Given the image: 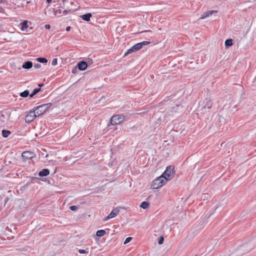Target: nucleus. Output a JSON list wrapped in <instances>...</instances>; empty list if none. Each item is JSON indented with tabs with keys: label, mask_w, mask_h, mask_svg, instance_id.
Instances as JSON below:
<instances>
[{
	"label": "nucleus",
	"mask_w": 256,
	"mask_h": 256,
	"mask_svg": "<svg viewBox=\"0 0 256 256\" xmlns=\"http://www.w3.org/2000/svg\"><path fill=\"white\" fill-rule=\"evenodd\" d=\"M167 181L165 178L162 176L155 178L152 182L150 188L152 189H158L167 183Z\"/></svg>",
	"instance_id": "obj_1"
},
{
	"label": "nucleus",
	"mask_w": 256,
	"mask_h": 256,
	"mask_svg": "<svg viewBox=\"0 0 256 256\" xmlns=\"http://www.w3.org/2000/svg\"><path fill=\"white\" fill-rule=\"evenodd\" d=\"M133 48H134V50H135V52L138 51L142 48V44L140 43H138V44H134L133 46Z\"/></svg>",
	"instance_id": "obj_17"
},
{
	"label": "nucleus",
	"mask_w": 256,
	"mask_h": 256,
	"mask_svg": "<svg viewBox=\"0 0 256 256\" xmlns=\"http://www.w3.org/2000/svg\"><path fill=\"white\" fill-rule=\"evenodd\" d=\"M70 209L72 211H76L78 210V207L76 206H72L70 207Z\"/></svg>",
	"instance_id": "obj_26"
},
{
	"label": "nucleus",
	"mask_w": 256,
	"mask_h": 256,
	"mask_svg": "<svg viewBox=\"0 0 256 256\" xmlns=\"http://www.w3.org/2000/svg\"><path fill=\"white\" fill-rule=\"evenodd\" d=\"M150 206V204L147 202H143L140 204V207L146 209Z\"/></svg>",
	"instance_id": "obj_15"
},
{
	"label": "nucleus",
	"mask_w": 256,
	"mask_h": 256,
	"mask_svg": "<svg viewBox=\"0 0 256 256\" xmlns=\"http://www.w3.org/2000/svg\"><path fill=\"white\" fill-rule=\"evenodd\" d=\"M126 116L122 114H117L112 116L110 118V123L112 125H117L122 122L125 120Z\"/></svg>",
	"instance_id": "obj_4"
},
{
	"label": "nucleus",
	"mask_w": 256,
	"mask_h": 256,
	"mask_svg": "<svg viewBox=\"0 0 256 256\" xmlns=\"http://www.w3.org/2000/svg\"><path fill=\"white\" fill-rule=\"evenodd\" d=\"M36 60L42 63H46L48 62V60L44 58H37Z\"/></svg>",
	"instance_id": "obj_22"
},
{
	"label": "nucleus",
	"mask_w": 256,
	"mask_h": 256,
	"mask_svg": "<svg viewBox=\"0 0 256 256\" xmlns=\"http://www.w3.org/2000/svg\"><path fill=\"white\" fill-rule=\"evenodd\" d=\"M216 12V10H210L204 12L200 17V19H204L206 18L207 17H208L209 16L212 15L213 14Z\"/></svg>",
	"instance_id": "obj_9"
},
{
	"label": "nucleus",
	"mask_w": 256,
	"mask_h": 256,
	"mask_svg": "<svg viewBox=\"0 0 256 256\" xmlns=\"http://www.w3.org/2000/svg\"><path fill=\"white\" fill-rule=\"evenodd\" d=\"M70 12V10H64L62 12V14L64 15L67 14Z\"/></svg>",
	"instance_id": "obj_31"
},
{
	"label": "nucleus",
	"mask_w": 256,
	"mask_h": 256,
	"mask_svg": "<svg viewBox=\"0 0 256 256\" xmlns=\"http://www.w3.org/2000/svg\"><path fill=\"white\" fill-rule=\"evenodd\" d=\"M36 116H38L34 110L30 111L26 116L25 122L27 123H30L33 121Z\"/></svg>",
	"instance_id": "obj_5"
},
{
	"label": "nucleus",
	"mask_w": 256,
	"mask_h": 256,
	"mask_svg": "<svg viewBox=\"0 0 256 256\" xmlns=\"http://www.w3.org/2000/svg\"><path fill=\"white\" fill-rule=\"evenodd\" d=\"M22 156L24 160H30L34 156V154L31 152L26 151L22 153Z\"/></svg>",
	"instance_id": "obj_6"
},
{
	"label": "nucleus",
	"mask_w": 256,
	"mask_h": 256,
	"mask_svg": "<svg viewBox=\"0 0 256 256\" xmlns=\"http://www.w3.org/2000/svg\"><path fill=\"white\" fill-rule=\"evenodd\" d=\"M32 66V62L28 61L26 62H24L22 66V67L23 68L25 69H30V68Z\"/></svg>",
	"instance_id": "obj_10"
},
{
	"label": "nucleus",
	"mask_w": 256,
	"mask_h": 256,
	"mask_svg": "<svg viewBox=\"0 0 256 256\" xmlns=\"http://www.w3.org/2000/svg\"><path fill=\"white\" fill-rule=\"evenodd\" d=\"M135 52V50H134V48H133V46H132V48H130V49H129V50L126 52L125 54H124V55H125V56H126V55H127V54H130V53H132V52Z\"/></svg>",
	"instance_id": "obj_24"
},
{
	"label": "nucleus",
	"mask_w": 256,
	"mask_h": 256,
	"mask_svg": "<svg viewBox=\"0 0 256 256\" xmlns=\"http://www.w3.org/2000/svg\"><path fill=\"white\" fill-rule=\"evenodd\" d=\"M70 28H71V27L70 26H68L66 28V30L69 31V30H70Z\"/></svg>",
	"instance_id": "obj_34"
},
{
	"label": "nucleus",
	"mask_w": 256,
	"mask_h": 256,
	"mask_svg": "<svg viewBox=\"0 0 256 256\" xmlns=\"http://www.w3.org/2000/svg\"><path fill=\"white\" fill-rule=\"evenodd\" d=\"M140 43L142 44V47L143 46H146V45L150 44V42H147V41H144V42H140Z\"/></svg>",
	"instance_id": "obj_28"
},
{
	"label": "nucleus",
	"mask_w": 256,
	"mask_h": 256,
	"mask_svg": "<svg viewBox=\"0 0 256 256\" xmlns=\"http://www.w3.org/2000/svg\"><path fill=\"white\" fill-rule=\"evenodd\" d=\"M111 218L110 217L109 215H108L104 219V221H106L108 220Z\"/></svg>",
	"instance_id": "obj_32"
},
{
	"label": "nucleus",
	"mask_w": 256,
	"mask_h": 256,
	"mask_svg": "<svg viewBox=\"0 0 256 256\" xmlns=\"http://www.w3.org/2000/svg\"><path fill=\"white\" fill-rule=\"evenodd\" d=\"M10 130H2V136L4 138H7L10 134Z\"/></svg>",
	"instance_id": "obj_18"
},
{
	"label": "nucleus",
	"mask_w": 256,
	"mask_h": 256,
	"mask_svg": "<svg viewBox=\"0 0 256 256\" xmlns=\"http://www.w3.org/2000/svg\"><path fill=\"white\" fill-rule=\"evenodd\" d=\"M132 240V238L131 237H128L127 238L124 242V244H127L128 243L130 242V240Z\"/></svg>",
	"instance_id": "obj_27"
},
{
	"label": "nucleus",
	"mask_w": 256,
	"mask_h": 256,
	"mask_svg": "<svg viewBox=\"0 0 256 256\" xmlns=\"http://www.w3.org/2000/svg\"><path fill=\"white\" fill-rule=\"evenodd\" d=\"M29 95V91L26 90L20 94V96L23 98H26Z\"/></svg>",
	"instance_id": "obj_21"
},
{
	"label": "nucleus",
	"mask_w": 256,
	"mask_h": 256,
	"mask_svg": "<svg viewBox=\"0 0 256 256\" xmlns=\"http://www.w3.org/2000/svg\"><path fill=\"white\" fill-rule=\"evenodd\" d=\"M52 2V0H46V2H47L48 3H50V2Z\"/></svg>",
	"instance_id": "obj_36"
},
{
	"label": "nucleus",
	"mask_w": 256,
	"mask_h": 256,
	"mask_svg": "<svg viewBox=\"0 0 256 256\" xmlns=\"http://www.w3.org/2000/svg\"><path fill=\"white\" fill-rule=\"evenodd\" d=\"M74 4V2H71V4Z\"/></svg>",
	"instance_id": "obj_40"
},
{
	"label": "nucleus",
	"mask_w": 256,
	"mask_h": 256,
	"mask_svg": "<svg viewBox=\"0 0 256 256\" xmlns=\"http://www.w3.org/2000/svg\"><path fill=\"white\" fill-rule=\"evenodd\" d=\"M120 212V208L117 207L114 208L111 212L108 214L110 217L111 218H114L116 216H118V214H119Z\"/></svg>",
	"instance_id": "obj_7"
},
{
	"label": "nucleus",
	"mask_w": 256,
	"mask_h": 256,
	"mask_svg": "<svg viewBox=\"0 0 256 256\" xmlns=\"http://www.w3.org/2000/svg\"><path fill=\"white\" fill-rule=\"evenodd\" d=\"M89 248H86V250H78V252L79 253L81 254H88L89 252V250H88Z\"/></svg>",
	"instance_id": "obj_23"
},
{
	"label": "nucleus",
	"mask_w": 256,
	"mask_h": 256,
	"mask_svg": "<svg viewBox=\"0 0 256 256\" xmlns=\"http://www.w3.org/2000/svg\"><path fill=\"white\" fill-rule=\"evenodd\" d=\"M174 168L172 166H168L166 167V170L161 176H164V178H165L166 181L168 182L174 177Z\"/></svg>",
	"instance_id": "obj_3"
},
{
	"label": "nucleus",
	"mask_w": 256,
	"mask_h": 256,
	"mask_svg": "<svg viewBox=\"0 0 256 256\" xmlns=\"http://www.w3.org/2000/svg\"><path fill=\"white\" fill-rule=\"evenodd\" d=\"M50 171L48 169H43L42 170L39 172L38 175L40 176H44L48 175Z\"/></svg>",
	"instance_id": "obj_12"
},
{
	"label": "nucleus",
	"mask_w": 256,
	"mask_h": 256,
	"mask_svg": "<svg viewBox=\"0 0 256 256\" xmlns=\"http://www.w3.org/2000/svg\"><path fill=\"white\" fill-rule=\"evenodd\" d=\"M106 231L103 230H98L96 232V234L98 236H102L106 234Z\"/></svg>",
	"instance_id": "obj_16"
},
{
	"label": "nucleus",
	"mask_w": 256,
	"mask_h": 256,
	"mask_svg": "<svg viewBox=\"0 0 256 256\" xmlns=\"http://www.w3.org/2000/svg\"><path fill=\"white\" fill-rule=\"evenodd\" d=\"M30 2V1L27 2V3H28V4H29Z\"/></svg>",
	"instance_id": "obj_39"
},
{
	"label": "nucleus",
	"mask_w": 256,
	"mask_h": 256,
	"mask_svg": "<svg viewBox=\"0 0 256 256\" xmlns=\"http://www.w3.org/2000/svg\"><path fill=\"white\" fill-rule=\"evenodd\" d=\"M75 70H76L73 69V70H72V72L73 74H74V72H75Z\"/></svg>",
	"instance_id": "obj_37"
},
{
	"label": "nucleus",
	"mask_w": 256,
	"mask_h": 256,
	"mask_svg": "<svg viewBox=\"0 0 256 256\" xmlns=\"http://www.w3.org/2000/svg\"><path fill=\"white\" fill-rule=\"evenodd\" d=\"M92 16V14L90 13H88L86 14H83L80 16L81 18L86 22H89L90 20V18Z\"/></svg>",
	"instance_id": "obj_11"
},
{
	"label": "nucleus",
	"mask_w": 256,
	"mask_h": 256,
	"mask_svg": "<svg viewBox=\"0 0 256 256\" xmlns=\"http://www.w3.org/2000/svg\"><path fill=\"white\" fill-rule=\"evenodd\" d=\"M212 102L210 100L207 99L206 100V104L203 106L204 108H210L212 106Z\"/></svg>",
	"instance_id": "obj_13"
},
{
	"label": "nucleus",
	"mask_w": 256,
	"mask_h": 256,
	"mask_svg": "<svg viewBox=\"0 0 256 256\" xmlns=\"http://www.w3.org/2000/svg\"><path fill=\"white\" fill-rule=\"evenodd\" d=\"M40 67H41V65L39 64H36L34 65V68L36 69L40 68Z\"/></svg>",
	"instance_id": "obj_30"
},
{
	"label": "nucleus",
	"mask_w": 256,
	"mask_h": 256,
	"mask_svg": "<svg viewBox=\"0 0 256 256\" xmlns=\"http://www.w3.org/2000/svg\"><path fill=\"white\" fill-rule=\"evenodd\" d=\"M62 2H63V3H64V2H66V0H62Z\"/></svg>",
	"instance_id": "obj_38"
},
{
	"label": "nucleus",
	"mask_w": 256,
	"mask_h": 256,
	"mask_svg": "<svg viewBox=\"0 0 256 256\" xmlns=\"http://www.w3.org/2000/svg\"><path fill=\"white\" fill-rule=\"evenodd\" d=\"M21 30L22 31L26 30V28H28V21L24 20L21 23Z\"/></svg>",
	"instance_id": "obj_14"
},
{
	"label": "nucleus",
	"mask_w": 256,
	"mask_h": 256,
	"mask_svg": "<svg viewBox=\"0 0 256 256\" xmlns=\"http://www.w3.org/2000/svg\"><path fill=\"white\" fill-rule=\"evenodd\" d=\"M232 45V39H228L225 41V46L228 47Z\"/></svg>",
	"instance_id": "obj_19"
},
{
	"label": "nucleus",
	"mask_w": 256,
	"mask_h": 256,
	"mask_svg": "<svg viewBox=\"0 0 256 256\" xmlns=\"http://www.w3.org/2000/svg\"><path fill=\"white\" fill-rule=\"evenodd\" d=\"M40 90V88H36L32 92L30 95V98L33 97Z\"/></svg>",
	"instance_id": "obj_20"
},
{
	"label": "nucleus",
	"mask_w": 256,
	"mask_h": 256,
	"mask_svg": "<svg viewBox=\"0 0 256 256\" xmlns=\"http://www.w3.org/2000/svg\"><path fill=\"white\" fill-rule=\"evenodd\" d=\"M43 86H44V84H38V86H40V88L42 87Z\"/></svg>",
	"instance_id": "obj_35"
},
{
	"label": "nucleus",
	"mask_w": 256,
	"mask_h": 256,
	"mask_svg": "<svg viewBox=\"0 0 256 256\" xmlns=\"http://www.w3.org/2000/svg\"><path fill=\"white\" fill-rule=\"evenodd\" d=\"M58 64V59L56 58H54L52 62V66H56Z\"/></svg>",
	"instance_id": "obj_25"
},
{
	"label": "nucleus",
	"mask_w": 256,
	"mask_h": 256,
	"mask_svg": "<svg viewBox=\"0 0 256 256\" xmlns=\"http://www.w3.org/2000/svg\"><path fill=\"white\" fill-rule=\"evenodd\" d=\"M88 67L87 63L84 61H81L78 64V68L80 70H84Z\"/></svg>",
	"instance_id": "obj_8"
},
{
	"label": "nucleus",
	"mask_w": 256,
	"mask_h": 256,
	"mask_svg": "<svg viewBox=\"0 0 256 256\" xmlns=\"http://www.w3.org/2000/svg\"><path fill=\"white\" fill-rule=\"evenodd\" d=\"M52 106L51 103H48L38 106L34 110L38 116L45 113Z\"/></svg>",
	"instance_id": "obj_2"
},
{
	"label": "nucleus",
	"mask_w": 256,
	"mask_h": 256,
	"mask_svg": "<svg viewBox=\"0 0 256 256\" xmlns=\"http://www.w3.org/2000/svg\"><path fill=\"white\" fill-rule=\"evenodd\" d=\"M164 238L161 236L159 240H158V243L160 244H163L164 242Z\"/></svg>",
	"instance_id": "obj_29"
},
{
	"label": "nucleus",
	"mask_w": 256,
	"mask_h": 256,
	"mask_svg": "<svg viewBox=\"0 0 256 256\" xmlns=\"http://www.w3.org/2000/svg\"><path fill=\"white\" fill-rule=\"evenodd\" d=\"M44 26H45L46 29L49 30V29L50 28V24H46Z\"/></svg>",
	"instance_id": "obj_33"
}]
</instances>
